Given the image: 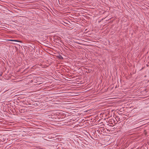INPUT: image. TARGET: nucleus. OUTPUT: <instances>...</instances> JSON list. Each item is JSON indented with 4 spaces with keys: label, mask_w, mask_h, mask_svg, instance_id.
<instances>
[{
    "label": "nucleus",
    "mask_w": 149,
    "mask_h": 149,
    "mask_svg": "<svg viewBox=\"0 0 149 149\" xmlns=\"http://www.w3.org/2000/svg\"><path fill=\"white\" fill-rule=\"evenodd\" d=\"M10 40L11 41H12L18 42H19V41H18L17 40Z\"/></svg>",
    "instance_id": "obj_1"
}]
</instances>
